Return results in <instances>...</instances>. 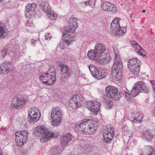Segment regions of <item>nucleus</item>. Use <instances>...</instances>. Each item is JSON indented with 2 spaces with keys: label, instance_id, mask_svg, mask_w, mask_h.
I'll return each mask as SVG.
<instances>
[{
  "label": "nucleus",
  "instance_id": "1",
  "mask_svg": "<svg viewBox=\"0 0 155 155\" xmlns=\"http://www.w3.org/2000/svg\"><path fill=\"white\" fill-rule=\"evenodd\" d=\"M56 72L53 68L49 69L47 72L41 74L40 80L44 84L52 85L56 81Z\"/></svg>",
  "mask_w": 155,
  "mask_h": 155
},
{
  "label": "nucleus",
  "instance_id": "2",
  "mask_svg": "<svg viewBox=\"0 0 155 155\" xmlns=\"http://www.w3.org/2000/svg\"><path fill=\"white\" fill-rule=\"evenodd\" d=\"M123 64L121 59L118 55L115 56L114 64L111 70V75L114 79L119 80L121 79L123 68Z\"/></svg>",
  "mask_w": 155,
  "mask_h": 155
},
{
  "label": "nucleus",
  "instance_id": "3",
  "mask_svg": "<svg viewBox=\"0 0 155 155\" xmlns=\"http://www.w3.org/2000/svg\"><path fill=\"white\" fill-rule=\"evenodd\" d=\"M106 95L103 96H107V97L111 99L114 101L119 100L121 96L120 92L115 87L112 86H108L105 89Z\"/></svg>",
  "mask_w": 155,
  "mask_h": 155
},
{
  "label": "nucleus",
  "instance_id": "4",
  "mask_svg": "<svg viewBox=\"0 0 155 155\" xmlns=\"http://www.w3.org/2000/svg\"><path fill=\"white\" fill-rule=\"evenodd\" d=\"M141 61L135 58L130 59L127 63L128 68L132 73L134 75H137L140 71V65Z\"/></svg>",
  "mask_w": 155,
  "mask_h": 155
},
{
  "label": "nucleus",
  "instance_id": "5",
  "mask_svg": "<svg viewBox=\"0 0 155 155\" xmlns=\"http://www.w3.org/2000/svg\"><path fill=\"white\" fill-rule=\"evenodd\" d=\"M28 132L25 130L15 132V141L16 145L20 147L25 143L28 140Z\"/></svg>",
  "mask_w": 155,
  "mask_h": 155
},
{
  "label": "nucleus",
  "instance_id": "6",
  "mask_svg": "<svg viewBox=\"0 0 155 155\" xmlns=\"http://www.w3.org/2000/svg\"><path fill=\"white\" fill-rule=\"evenodd\" d=\"M84 99L81 95H74L68 101V105L73 109L76 110L81 107V102Z\"/></svg>",
  "mask_w": 155,
  "mask_h": 155
},
{
  "label": "nucleus",
  "instance_id": "7",
  "mask_svg": "<svg viewBox=\"0 0 155 155\" xmlns=\"http://www.w3.org/2000/svg\"><path fill=\"white\" fill-rule=\"evenodd\" d=\"M27 97L18 98L15 97L11 101V107L13 108H21L23 107L25 104L28 102Z\"/></svg>",
  "mask_w": 155,
  "mask_h": 155
},
{
  "label": "nucleus",
  "instance_id": "8",
  "mask_svg": "<svg viewBox=\"0 0 155 155\" xmlns=\"http://www.w3.org/2000/svg\"><path fill=\"white\" fill-rule=\"evenodd\" d=\"M89 68L93 76L98 80L104 78L106 76V73L104 70L97 68L94 65H89Z\"/></svg>",
  "mask_w": 155,
  "mask_h": 155
},
{
  "label": "nucleus",
  "instance_id": "9",
  "mask_svg": "<svg viewBox=\"0 0 155 155\" xmlns=\"http://www.w3.org/2000/svg\"><path fill=\"white\" fill-rule=\"evenodd\" d=\"M111 29L115 35L118 36H122L126 33V31L122 30L120 25L119 20L114 19L111 23Z\"/></svg>",
  "mask_w": 155,
  "mask_h": 155
},
{
  "label": "nucleus",
  "instance_id": "10",
  "mask_svg": "<svg viewBox=\"0 0 155 155\" xmlns=\"http://www.w3.org/2000/svg\"><path fill=\"white\" fill-rule=\"evenodd\" d=\"M40 113L35 108H31L28 111V120L30 124L37 122L40 118Z\"/></svg>",
  "mask_w": 155,
  "mask_h": 155
},
{
  "label": "nucleus",
  "instance_id": "11",
  "mask_svg": "<svg viewBox=\"0 0 155 155\" xmlns=\"http://www.w3.org/2000/svg\"><path fill=\"white\" fill-rule=\"evenodd\" d=\"M84 106L93 112L94 114H96L99 111L100 104L97 101H86L84 104Z\"/></svg>",
  "mask_w": 155,
  "mask_h": 155
},
{
  "label": "nucleus",
  "instance_id": "12",
  "mask_svg": "<svg viewBox=\"0 0 155 155\" xmlns=\"http://www.w3.org/2000/svg\"><path fill=\"white\" fill-rule=\"evenodd\" d=\"M99 124V122L96 120H88V126L86 132L87 134H94L96 132Z\"/></svg>",
  "mask_w": 155,
  "mask_h": 155
},
{
  "label": "nucleus",
  "instance_id": "13",
  "mask_svg": "<svg viewBox=\"0 0 155 155\" xmlns=\"http://www.w3.org/2000/svg\"><path fill=\"white\" fill-rule=\"evenodd\" d=\"M88 120H83L80 124L75 125V130L77 132L83 134H87L86 131L88 126Z\"/></svg>",
  "mask_w": 155,
  "mask_h": 155
},
{
  "label": "nucleus",
  "instance_id": "14",
  "mask_svg": "<svg viewBox=\"0 0 155 155\" xmlns=\"http://www.w3.org/2000/svg\"><path fill=\"white\" fill-rule=\"evenodd\" d=\"M13 69L12 63L10 61H5L0 66V73L2 74H6Z\"/></svg>",
  "mask_w": 155,
  "mask_h": 155
},
{
  "label": "nucleus",
  "instance_id": "15",
  "mask_svg": "<svg viewBox=\"0 0 155 155\" xmlns=\"http://www.w3.org/2000/svg\"><path fill=\"white\" fill-rule=\"evenodd\" d=\"M77 18L74 17V15H72L68 21V33L74 32L78 28V24L77 22Z\"/></svg>",
  "mask_w": 155,
  "mask_h": 155
},
{
  "label": "nucleus",
  "instance_id": "16",
  "mask_svg": "<svg viewBox=\"0 0 155 155\" xmlns=\"http://www.w3.org/2000/svg\"><path fill=\"white\" fill-rule=\"evenodd\" d=\"M12 45L13 47L9 53V55L11 57L12 60H18L20 57V52L19 47L16 45Z\"/></svg>",
  "mask_w": 155,
  "mask_h": 155
},
{
  "label": "nucleus",
  "instance_id": "17",
  "mask_svg": "<svg viewBox=\"0 0 155 155\" xmlns=\"http://www.w3.org/2000/svg\"><path fill=\"white\" fill-rule=\"evenodd\" d=\"M130 117L131 121L132 123L135 124L140 123L142 121L143 116L141 114H139L138 112H133Z\"/></svg>",
  "mask_w": 155,
  "mask_h": 155
},
{
  "label": "nucleus",
  "instance_id": "18",
  "mask_svg": "<svg viewBox=\"0 0 155 155\" xmlns=\"http://www.w3.org/2000/svg\"><path fill=\"white\" fill-rule=\"evenodd\" d=\"M131 44L134 48L135 51L136 52L138 53L139 55H141L143 57H146L144 49L138 45L136 41H132L131 42Z\"/></svg>",
  "mask_w": 155,
  "mask_h": 155
},
{
  "label": "nucleus",
  "instance_id": "19",
  "mask_svg": "<svg viewBox=\"0 0 155 155\" xmlns=\"http://www.w3.org/2000/svg\"><path fill=\"white\" fill-rule=\"evenodd\" d=\"M47 131L44 126H38L34 129L33 133L34 135L39 137Z\"/></svg>",
  "mask_w": 155,
  "mask_h": 155
},
{
  "label": "nucleus",
  "instance_id": "20",
  "mask_svg": "<svg viewBox=\"0 0 155 155\" xmlns=\"http://www.w3.org/2000/svg\"><path fill=\"white\" fill-rule=\"evenodd\" d=\"M94 49L95 52L100 56V55H101L106 50L105 46L102 44L100 43H97L95 44Z\"/></svg>",
  "mask_w": 155,
  "mask_h": 155
},
{
  "label": "nucleus",
  "instance_id": "21",
  "mask_svg": "<svg viewBox=\"0 0 155 155\" xmlns=\"http://www.w3.org/2000/svg\"><path fill=\"white\" fill-rule=\"evenodd\" d=\"M62 112L61 110L58 107L54 108L52 109L51 112V118H61Z\"/></svg>",
  "mask_w": 155,
  "mask_h": 155
},
{
  "label": "nucleus",
  "instance_id": "22",
  "mask_svg": "<svg viewBox=\"0 0 155 155\" xmlns=\"http://www.w3.org/2000/svg\"><path fill=\"white\" fill-rule=\"evenodd\" d=\"M37 5L35 3L28 4L26 7V12L25 15L26 16H28L29 15H32L33 11L36 8Z\"/></svg>",
  "mask_w": 155,
  "mask_h": 155
},
{
  "label": "nucleus",
  "instance_id": "23",
  "mask_svg": "<svg viewBox=\"0 0 155 155\" xmlns=\"http://www.w3.org/2000/svg\"><path fill=\"white\" fill-rule=\"evenodd\" d=\"M142 136L145 139V140L148 142H151L152 140L154 138L155 135L150 131L147 130L143 131Z\"/></svg>",
  "mask_w": 155,
  "mask_h": 155
},
{
  "label": "nucleus",
  "instance_id": "24",
  "mask_svg": "<svg viewBox=\"0 0 155 155\" xmlns=\"http://www.w3.org/2000/svg\"><path fill=\"white\" fill-rule=\"evenodd\" d=\"M61 69V74L63 80H67L68 78V66L64 64L60 66Z\"/></svg>",
  "mask_w": 155,
  "mask_h": 155
},
{
  "label": "nucleus",
  "instance_id": "25",
  "mask_svg": "<svg viewBox=\"0 0 155 155\" xmlns=\"http://www.w3.org/2000/svg\"><path fill=\"white\" fill-rule=\"evenodd\" d=\"M102 101L105 103V106L107 109H110L113 107L112 101L107 96H102Z\"/></svg>",
  "mask_w": 155,
  "mask_h": 155
},
{
  "label": "nucleus",
  "instance_id": "26",
  "mask_svg": "<svg viewBox=\"0 0 155 155\" xmlns=\"http://www.w3.org/2000/svg\"><path fill=\"white\" fill-rule=\"evenodd\" d=\"M138 84H139V88L141 90L140 93L143 92L146 94L150 92V87L146 85L143 81H139Z\"/></svg>",
  "mask_w": 155,
  "mask_h": 155
},
{
  "label": "nucleus",
  "instance_id": "27",
  "mask_svg": "<svg viewBox=\"0 0 155 155\" xmlns=\"http://www.w3.org/2000/svg\"><path fill=\"white\" fill-rule=\"evenodd\" d=\"M62 40V42L60 45L61 47V49H63L64 48L65 44H66L67 45H68V31H64L63 33Z\"/></svg>",
  "mask_w": 155,
  "mask_h": 155
},
{
  "label": "nucleus",
  "instance_id": "28",
  "mask_svg": "<svg viewBox=\"0 0 155 155\" xmlns=\"http://www.w3.org/2000/svg\"><path fill=\"white\" fill-rule=\"evenodd\" d=\"M138 81L137 82L134 84V85L132 89L130 91L131 95L133 97L136 96L139 93H140L141 90L139 87V84H138Z\"/></svg>",
  "mask_w": 155,
  "mask_h": 155
},
{
  "label": "nucleus",
  "instance_id": "29",
  "mask_svg": "<svg viewBox=\"0 0 155 155\" xmlns=\"http://www.w3.org/2000/svg\"><path fill=\"white\" fill-rule=\"evenodd\" d=\"M54 133L51 132L49 131L45 132L42 134V137L40 138V141L41 143L46 142L48 139L49 137L54 136Z\"/></svg>",
  "mask_w": 155,
  "mask_h": 155
},
{
  "label": "nucleus",
  "instance_id": "30",
  "mask_svg": "<svg viewBox=\"0 0 155 155\" xmlns=\"http://www.w3.org/2000/svg\"><path fill=\"white\" fill-rule=\"evenodd\" d=\"M13 47L12 45H7L4 47L1 51L2 56L4 58L8 54L9 55V53Z\"/></svg>",
  "mask_w": 155,
  "mask_h": 155
},
{
  "label": "nucleus",
  "instance_id": "31",
  "mask_svg": "<svg viewBox=\"0 0 155 155\" xmlns=\"http://www.w3.org/2000/svg\"><path fill=\"white\" fill-rule=\"evenodd\" d=\"M114 134L112 133H104L103 137L104 141L108 144L111 143Z\"/></svg>",
  "mask_w": 155,
  "mask_h": 155
},
{
  "label": "nucleus",
  "instance_id": "32",
  "mask_svg": "<svg viewBox=\"0 0 155 155\" xmlns=\"http://www.w3.org/2000/svg\"><path fill=\"white\" fill-rule=\"evenodd\" d=\"M87 55L89 58L92 60H97L98 58V54L95 52L94 49L89 51Z\"/></svg>",
  "mask_w": 155,
  "mask_h": 155
},
{
  "label": "nucleus",
  "instance_id": "33",
  "mask_svg": "<svg viewBox=\"0 0 155 155\" xmlns=\"http://www.w3.org/2000/svg\"><path fill=\"white\" fill-rule=\"evenodd\" d=\"M100 59L101 61H102L103 64L108 63L111 60L110 54L109 53H107L104 55L102 58H100Z\"/></svg>",
  "mask_w": 155,
  "mask_h": 155
},
{
  "label": "nucleus",
  "instance_id": "34",
  "mask_svg": "<svg viewBox=\"0 0 155 155\" xmlns=\"http://www.w3.org/2000/svg\"><path fill=\"white\" fill-rule=\"evenodd\" d=\"M146 148L147 151V154L142 155H155V149L153 147L147 146L146 147Z\"/></svg>",
  "mask_w": 155,
  "mask_h": 155
},
{
  "label": "nucleus",
  "instance_id": "35",
  "mask_svg": "<svg viewBox=\"0 0 155 155\" xmlns=\"http://www.w3.org/2000/svg\"><path fill=\"white\" fill-rule=\"evenodd\" d=\"M40 7L42 8L43 10L45 12H49L51 9L48 6V4L46 2H42L40 5Z\"/></svg>",
  "mask_w": 155,
  "mask_h": 155
},
{
  "label": "nucleus",
  "instance_id": "36",
  "mask_svg": "<svg viewBox=\"0 0 155 155\" xmlns=\"http://www.w3.org/2000/svg\"><path fill=\"white\" fill-rule=\"evenodd\" d=\"M60 149L58 147H54L50 151V155H59L60 153Z\"/></svg>",
  "mask_w": 155,
  "mask_h": 155
},
{
  "label": "nucleus",
  "instance_id": "37",
  "mask_svg": "<svg viewBox=\"0 0 155 155\" xmlns=\"http://www.w3.org/2000/svg\"><path fill=\"white\" fill-rule=\"evenodd\" d=\"M111 4V3L109 2H103L101 6V8L104 11H107Z\"/></svg>",
  "mask_w": 155,
  "mask_h": 155
},
{
  "label": "nucleus",
  "instance_id": "38",
  "mask_svg": "<svg viewBox=\"0 0 155 155\" xmlns=\"http://www.w3.org/2000/svg\"><path fill=\"white\" fill-rule=\"evenodd\" d=\"M48 16L51 20H54L58 17L57 14L53 11H50V12H47Z\"/></svg>",
  "mask_w": 155,
  "mask_h": 155
},
{
  "label": "nucleus",
  "instance_id": "39",
  "mask_svg": "<svg viewBox=\"0 0 155 155\" xmlns=\"http://www.w3.org/2000/svg\"><path fill=\"white\" fill-rule=\"evenodd\" d=\"M68 143V134L64 135L62 137L61 141V145L65 147Z\"/></svg>",
  "mask_w": 155,
  "mask_h": 155
},
{
  "label": "nucleus",
  "instance_id": "40",
  "mask_svg": "<svg viewBox=\"0 0 155 155\" xmlns=\"http://www.w3.org/2000/svg\"><path fill=\"white\" fill-rule=\"evenodd\" d=\"M76 140V139L74 137L71 133H68V144L71 145L74 143Z\"/></svg>",
  "mask_w": 155,
  "mask_h": 155
},
{
  "label": "nucleus",
  "instance_id": "41",
  "mask_svg": "<svg viewBox=\"0 0 155 155\" xmlns=\"http://www.w3.org/2000/svg\"><path fill=\"white\" fill-rule=\"evenodd\" d=\"M96 0H88V2H84V4L86 5L88 4L89 5L91 6L92 8H94L95 6V2Z\"/></svg>",
  "mask_w": 155,
  "mask_h": 155
},
{
  "label": "nucleus",
  "instance_id": "42",
  "mask_svg": "<svg viewBox=\"0 0 155 155\" xmlns=\"http://www.w3.org/2000/svg\"><path fill=\"white\" fill-rule=\"evenodd\" d=\"M117 10L116 6L114 5L111 4L107 12H111L112 13H115L116 12Z\"/></svg>",
  "mask_w": 155,
  "mask_h": 155
},
{
  "label": "nucleus",
  "instance_id": "43",
  "mask_svg": "<svg viewBox=\"0 0 155 155\" xmlns=\"http://www.w3.org/2000/svg\"><path fill=\"white\" fill-rule=\"evenodd\" d=\"M5 24H0V38L2 37L5 32Z\"/></svg>",
  "mask_w": 155,
  "mask_h": 155
},
{
  "label": "nucleus",
  "instance_id": "44",
  "mask_svg": "<svg viewBox=\"0 0 155 155\" xmlns=\"http://www.w3.org/2000/svg\"><path fill=\"white\" fill-rule=\"evenodd\" d=\"M54 119L52 121V124L53 125L56 127L59 125L61 118H54Z\"/></svg>",
  "mask_w": 155,
  "mask_h": 155
},
{
  "label": "nucleus",
  "instance_id": "45",
  "mask_svg": "<svg viewBox=\"0 0 155 155\" xmlns=\"http://www.w3.org/2000/svg\"><path fill=\"white\" fill-rule=\"evenodd\" d=\"M114 128L111 126H107V127L106 129L105 130L104 133H112L114 134Z\"/></svg>",
  "mask_w": 155,
  "mask_h": 155
},
{
  "label": "nucleus",
  "instance_id": "46",
  "mask_svg": "<svg viewBox=\"0 0 155 155\" xmlns=\"http://www.w3.org/2000/svg\"><path fill=\"white\" fill-rule=\"evenodd\" d=\"M125 93L126 95V97L127 100L131 101V98L130 97V95H131L130 94V92L128 90L126 89L125 91Z\"/></svg>",
  "mask_w": 155,
  "mask_h": 155
},
{
  "label": "nucleus",
  "instance_id": "47",
  "mask_svg": "<svg viewBox=\"0 0 155 155\" xmlns=\"http://www.w3.org/2000/svg\"><path fill=\"white\" fill-rule=\"evenodd\" d=\"M75 38V35L73 34L71 35H68V45L71 44L74 41Z\"/></svg>",
  "mask_w": 155,
  "mask_h": 155
},
{
  "label": "nucleus",
  "instance_id": "48",
  "mask_svg": "<svg viewBox=\"0 0 155 155\" xmlns=\"http://www.w3.org/2000/svg\"><path fill=\"white\" fill-rule=\"evenodd\" d=\"M26 26L27 27H33L34 26V25L31 21H26Z\"/></svg>",
  "mask_w": 155,
  "mask_h": 155
},
{
  "label": "nucleus",
  "instance_id": "49",
  "mask_svg": "<svg viewBox=\"0 0 155 155\" xmlns=\"http://www.w3.org/2000/svg\"><path fill=\"white\" fill-rule=\"evenodd\" d=\"M45 38L46 40H48V39L50 40L52 38V36L49 33H47L45 35Z\"/></svg>",
  "mask_w": 155,
  "mask_h": 155
},
{
  "label": "nucleus",
  "instance_id": "50",
  "mask_svg": "<svg viewBox=\"0 0 155 155\" xmlns=\"http://www.w3.org/2000/svg\"><path fill=\"white\" fill-rule=\"evenodd\" d=\"M150 82L152 85L154 89V91L155 92V81L154 80L151 81Z\"/></svg>",
  "mask_w": 155,
  "mask_h": 155
},
{
  "label": "nucleus",
  "instance_id": "51",
  "mask_svg": "<svg viewBox=\"0 0 155 155\" xmlns=\"http://www.w3.org/2000/svg\"><path fill=\"white\" fill-rule=\"evenodd\" d=\"M36 40L34 39H32L31 41V44L33 46H35V42Z\"/></svg>",
  "mask_w": 155,
  "mask_h": 155
},
{
  "label": "nucleus",
  "instance_id": "52",
  "mask_svg": "<svg viewBox=\"0 0 155 155\" xmlns=\"http://www.w3.org/2000/svg\"><path fill=\"white\" fill-rule=\"evenodd\" d=\"M127 28V26H125L124 27H123L122 28H121V29L122 30H124V31H126V29Z\"/></svg>",
  "mask_w": 155,
  "mask_h": 155
},
{
  "label": "nucleus",
  "instance_id": "53",
  "mask_svg": "<svg viewBox=\"0 0 155 155\" xmlns=\"http://www.w3.org/2000/svg\"><path fill=\"white\" fill-rule=\"evenodd\" d=\"M145 12V10H142V12Z\"/></svg>",
  "mask_w": 155,
  "mask_h": 155
},
{
  "label": "nucleus",
  "instance_id": "54",
  "mask_svg": "<svg viewBox=\"0 0 155 155\" xmlns=\"http://www.w3.org/2000/svg\"><path fill=\"white\" fill-rule=\"evenodd\" d=\"M130 18H132V15H131V14H130Z\"/></svg>",
  "mask_w": 155,
  "mask_h": 155
},
{
  "label": "nucleus",
  "instance_id": "55",
  "mask_svg": "<svg viewBox=\"0 0 155 155\" xmlns=\"http://www.w3.org/2000/svg\"><path fill=\"white\" fill-rule=\"evenodd\" d=\"M132 22H134V21H135V20H134V19H132Z\"/></svg>",
  "mask_w": 155,
  "mask_h": 155
},
{
  "label": "nucleus",
  "instance_id": "56",
  "mask_svg": "<svg viewBox=\"0 0 155 155\" xmlns=\"http://www.w3.org/2000/svg\"><path fill=\"white\" fill-rule=\"evenodd\" d=\"M0 155H2V153L1 152H0Z\"/></svg>",
  "mask_w": 155,
  "mask_h": 155
},
{
  "label": "nucleus",
  "instance_id": "57",
  "mask_svg": "<svg viewBox=\"0 0 155 155\" xmlns=\"http://www.w3.org/2000/svg\"><path fill=\"white\" fill-rule=\"evenodd\" d=\"M4 0H0V2H2Z\"/></svg>",
  "mask_w": 155,
  "mask_h": 155
},
{
  "label": "nucleus",
  "instance_id": "58",
  "mask_svg": "<svg viewBox=\"0 0 155 155\" xmlns=\"http://www.w3.org/2000/svg\"><path fill=\"white\" fill-rule=\"evenodd\" d=\"M68 77L69 76V74H68Z\"/></svg>",
  "mask_w": 155,
  "mask_h": 155
},
{
  "label": "nucleus",
  "instance_id": "59",
  "mask_svg": "<svg viewBox=\"0 0 155 155\" xmlns=\"http://www.w3.org/2000/svg\"><path fill=\"white\" fill-rule=\"evenodd\" d=\"M132 0L133 1H134V0Z\"/></svg>",
  "mask_w": 155,
  "mask_h": 155
},
{
  "label": "nucleus",
  "instance_id": "60",
  "mask_svg": "<svg viewBox=\"0 0 155 155\" xmlns=\"http://www.w3.org/2000/svg\"><path fill=\"white\" fill-rule=\"evenodd\" d=\"M118 1H119V0H118Z\"/></svg>",
  "mask_w": 155,
  "mask_h": 155
}]
</instances>
